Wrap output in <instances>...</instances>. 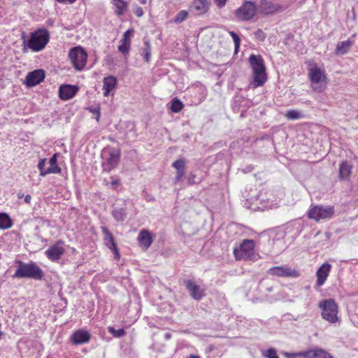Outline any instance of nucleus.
I'll use <instances>...</instances> for the list:
<instances>
[{
    "instance_id": "nucleus-45",
    "label": "nucleus",
    "mask_w": 358,
    "mask_h": 358,
    "mask_svg": "<svg viewBox=\"0 0 358 358\" xmlns=\"http://www.w3.org/2000/svg\"><path fill=\"white\" fill-rule=\"evenodd\" d=\"M299 358H310V348L306 350L299 352Z\"/></svg>"
},
{
    "instance_id": "nucleus-21",
    "label": "nucleus",
    "mask_w": 358,
    "mask_h": 358,
    "mask_svg": "<svg viewBox=\"0 0 358 358\" xmlns=\"http://www.w3.org/2000/svg\"><path fill=\"white\" fill-rule=\"evenodd\" d=\"M117 84V78L113 76H108L103 78V96H108L115 90Z\"/></svg>"
},
{
    "instance_id": "nucleus-32",
    "label": "nucleus",
    "mask_w": 358,
    "mask_h": 358,
    "mask_svg": "<svg viewBox=\"0 0 358 358\" xmlns=\"http://www.w3.org/2000/svg\"><path fill=\"white\" fill-rule=\"evenodd\" d=\"M285 116L287 119L291 120H299L303 117L301 113L297 110H287Z\"/></svg>"
},
{
    "instance_id": "nucleus-29",
    "label": "nucleus",
    "mask_w": 358,
    "mask_h": 358,
    "mask_svg": "<svg viewBox=\"0 0 358 358\" xmlns=\"http://www.w3.org/2000/svg\"><path fill=\"white\" fill-rule=\"evenodd\" d=\"M13 222L10 217L5 213H0V229H7L12 227Z\"/></svg>"
},
{
    "instance_id": "nucleus-36",
    "label": "nucleus",
    "mask_w": 358,
    "mask_h": 358,
    "mask_svg": "<svg viewBox=\"0 0 358 358\" xmlns=\"http://www.w3.org/2000/svg\"><path fill=\"white\" fill-rule=\"evenodd\" d=\"M108 331L111 334H113V336H115L116 338L122 337L125 334V331L123 329H119L116 330L113 327H108Z\"/></svg>"
},
{
    "instance_id": "nucleus-27",
    "label": "nucleus",
    "mask_w": 358,
    "mask_h": 358,
    "mask_svg": "<svg viewBox=\"0 0 358 358\" xmlns=\"http://www.w3.org/2000/svg\"><path fill=\"white\" fill-rule=\"evenodd\" d=\"M310 358H334L326 350L317 347L310 348Z\"/></svg>"
},
{
    "instance_id": "nucleus-39",
    "label": "nucleus",
    "mask_w": 358,
    "mask_h": 358,
    "mask_svg": "<svg viewBox=\"0 0 358 358\" xmlns=\"http://www.w3.org/2000/svg\"><path fill=\"white\" fill-rule=\"evenodd\" d=\"M173 166L177 170H185V161L183 159H178L173 163Z\"/></svg>"
},
{
    "instance_id": "nucleus-7",
    "label": "nucleus",
    "mask_w": 358,
    "mask_h": 358,
    "mask_svg": "<svg viewBox=\"0 0 358 358\" xmlns=\"http://www.w3.org/2000/svg\"><path fill=\"white\" fill-rule=\"evenodd\" d=\"M334 213V208L331 206L316 205L308 210V217L318 222L321 220L331 219Z\"/></svg>"
},
{
    "instance_id": "nucleus-14",
    "label": "nucleus",
    "mask_w": 358,
    "mask_h": 358,
    "mask_svg": "<svg viewBox=\"0 0 358 358\" xmlns=\"http://www.w3.org/2000/svg\"><path fill=\"white\" fill-rule=\"evenodd\" d=\"M255 201L254 209H259L262 210L277 208L280 202V201H277L276 199H271V195L268 196L264 194L259 195L258 198L255 199Z\"/></svg>"
},
{
    "instance_id": "nucleus-16",
    "label": "nucleus",
    "mask_w": 358,
    "mask_h": 358,
    "mask_svg": "<svg viewBox=\"0 0 358 358\" xmlns=\"http://www.w3.org/2000/svg\"><path fill=\"white\" fill-rule=\"evenodd\" d=\"M101 231L104 235L103 242L105 245L113 252L115 259H119L120 254L115 243L113 234L105 227H101Z\"/></svg>"
},
{
    "instance_id": "nucleus-46",
    "label": "nucleus",
    "mask_w": 358,
    "mask_h": 358,
    "mask_svg": "<svg viewBox=\"0 0 358 358\" xmlns=\"http://www.w3.org/2000/svg\"><path fill=\"white\" fill-rule=\"evenodd\" d=\"M185 175V170H179L177 171V174L175 178L176 182H179L180 179L184 176Z\"/></svg>"
},
{
    "instance_id": "nucleus-20",
    "label": "nucleus",
    "mask_w": 358,
    "mask_h": 358,
    "mask_svg": "<svg viewBox=\"0 0 358 358\" xmlns=\"http://www.w3.org/2000/svg\"><path fill=\"white\" fill-rule=\"evenodd\" d=\"M78 87L76 85H64L59 87V95L62 100L72 99L78 92Z\"/></svg>"
},
{
    "instance_id": "nucleus-6",
    "label": "nucleus",
    "mask_w": 358,
    "mask_h": 358,
    "mask_svg": "<svg viewBox=\"0 0 358 358\" xmlns=\"http://www.w3.org/2000/svg\"><path fill=\"white\" fill-rule=\"evenodd\" d=\"M308 75L313 90L322 92L326 87V76L321 68L313 66L309 69Z\"/></svg>"
},
{
    "instance_id": "nucleus-1",
    "label": "nucleus",
    "mask_w": 358,
    "mask_h": 358,
    "mask_svg": "<svg viewBox=\"0 0 358 358\" xmlns=\"http://www.w3.org/2000/svg\"><path fill=\"white\" fill-rule=\"evenodd\" d=\"M249 62L252 69V81L250 85L256 88L262 86L267 80L264 60L260 55H252Z\"/></svg>"
},
{
    "instance_id": "nucleus-31",
    "label": "nucleus",
    "mask_w": 358,
    "mask_h": 358,
    "mask_svg": "<svg viewBox=\"0 0 358 358\" xmlns=\"http://www.w3.org/2000/svg\"><path fill=\"white\" fill-rule=\"evenodd\" d=\"M112 215L116 221L122 222L126 217V210L124 208H115Z\"/></svg>"
},
{
    "instance_id": "nucleus-53",
    "label": "nucleus",
    "mask_w": 358,
    "mask_h": 358,
    "mask_svg": "<svg viewBox=\"0 0 358 358\" xmlns=\"http://www.w3.org/2000/svg\"><path fill=\"white\" fill-rule=\"evenodd\" d=\"M148 1L147 0H140V3L143 5L147 3Z\"/></svg>"
},
{
    "instance_id": "nucleus-4",
    "label": "nucleus",
    "mask_w": 358,
    "mask_h": 358,
    "mask_svg": "<svg viewBox=\"0 0 358 358\" xmlns=\"http://www.w3.org/2000/svg\"><path fill=\"white\" fill-rule=\"evenodd\" d=\"M49 38V33L46 29H38L31 34L27 46L34 52H39L45 47Z\"/></svg>"
},
{
    "instance_id": "nucleus-38",
    "label": "nucleus",
    "mask_w": 358,
    "mask_h": 358,
    "mask_svg": "<svg viewBox=\"0 0 358 358\" xmlns=\"http://www.w3.org/2000/svg\"><path fill=\"white\" fill-rule=\"evenodd\" d=\"M121 44L118 46V50L122 54H127L130 50V43L120 42Z\"/></svg>"
},
{
    "instance_id": "nucleus-13",
    "label": "nucleus",
    "mask_w": 358,
    "mask_h": 358,
    "mask_svg": "<svg viewBox=\"0 0 358 358\" xmlns=\"http://www.w3.org/2000/svg\"><path fill=\"white\" fill-rule=\"evenodd\" d=\"M282 7L279 3H275L268 0H259L257 9L259 13L267 15L280 12Z\"/></svg>"
},
{
    "instance_id": "nucleus-48",
    "label": "nucleus",
    "mask_w": 358,
    "mask_h": 358,
    "mask_svg": "<svg viewBox=\"0 0 358 358\" xmlns=\"http://www.w3.org/2000/svg\"><path fill=\"white\" fill-rule=\"evenodd\" d=\"M195 177H196L195 174H194L192 173H191L189 175V176L187 178V182L189 185H193L195 183Z\"/></svg>"
},
{
    "instance_id": "nucleus-30",
    "label": "nucleus",
    "mask_w": 358,
    "mask_h": 358,
    "mask_svg": "<svg viewBox=\"0 0 358 358\" xmlns=\"http://www.w3.org/2000/svg\"><path fill=\"white\" fill-rule=\"evenodd\" d=\"M285 248V243L282 238V236L273 241V250L275 253H279Z\"/></svg>"
},
{
    "instance_id": "nucleus-40",
    "label": "nucleus",
    "mask_w": 358,
    "mask_h": 358,
    "mask_svg": "<svg viewBox=\"0 0 358 358\" xmlns=\"http://www.w3.org/2000/svg\"><path fill=\"white\" fill-rule=\"evenodd\" d=\"M132 33H133V30H131V29H129V30L126 31L124 33L123 37L121 39L120 42L130 43V36Z\"/></svg>"
},
{
    "instance_id": "nucleus-43",
    "label": "nucleus",
    "mask_w": 358,
    "mask_h": 358,
    "mask_svg": "<svg viewBox=\"0 0 358 358\" xmlns=\"http://www.w3.org/2000/svg\"><path fill=\"white\" fill-rule=\"evenodd\" d=\"M282 355L285 358H299V352H282Z\"/></svg>"
},
{
    "instance_id": "nucleus-9",
    "label": "nucleus",
    "mask_w": 358,
    "mask_h": 358,
    "mask_svg": "<svg viewBox=\"0 0 358 358\" xmlns=\"http://www.w3.org/2000/svg\"><path fill=\"white\" fill-rule=\"evenodd\" d=\"M257 10V6L255 5L254 1H245L236 10L235 15L236 17L242 21H248L255 17Z\"/></svg>"
},
{
    "instance_id": "nucleus-3",
    "label": "nucleus",
    "mask_w": 358,
    "mask_h": 358,
    "mask_svg": "<svg viewBox=\"0 0 358 358\" xmlns=\"http://www.w3.org/2000/svg\"><path fill=\"white\" fill-rule=\"evenodd\" d=\"M318 307L322 310L321 316L324 320L331 324L340 322L338 316V307L334 299H327L320 301Z\"/></svg>"
},
{
    "instance_id": "nucleus-22",
    "label": "nucleus",
    "mask_w": 358,
    "mask_h": 358,
    "mask_svg": "<svg viewBox=\"0 0 358 358\" xmlns=\"http://www.w3.org/2000/svg\"><path fill=\"white\" fill-rule=\"evenodd\" d=\"M187 289L190 292L191 296L196 300H199L203 295V289L193 281L187 280L186 282Z\"/></svg>"
},
{
    "instance_id": "nucleus-15",
    "label": "nucleus",
    "mask_w": 358,
    "mask_h": 358,
    "mask_svg": "<svg viewBox=\"0 0 358 358\" xmlns=\"http://www.w3.org/2000/svg\"><path fill=\"white\" fill-rule=\"evenodd\" d=\"M63 242L59 241L56 244L50 246L45 250L46 257L52 262L59 260L64 253V248L62 247Z\"/></svg>"
},
{
    "instance_id": "nucleus-52",
    "label": "nucleus",
    "mask_w": 358,
    "mask_h": 358,
    "mask_svg": "<svg viewBox=\"0 0 358 358\" xmlns=\"http://www.w3.org/2000/svg\"><path fill=\"white\" fill-rule=\"evenodd\" d=\"M23 196H24V194L22 192H18L17 193L18 199H22Z\"/></svg>"
},
{
    "instance_id": "nucleus-25",
    "label": "nucleus",
    "mask_w": 358,
    "mask_h": 358,
    "mask_svg": "<svg viewBox=\"0 0 358 358\" xmlns=\"http://www.w3.org/2000/svg\"><path fill=\"white\" fill-rule=\"evenodd\" d=\"M140 245L145 249L148 248L152 243L151 234L147 230H142L138 236Z\"/></svg>"
},
{
    "instance_id": "nucleus-2",
    "label": "nucleus",
    "mask_w": 358,
    "mask_h": 358,
    "mask_svg": "<svg viewBox=\"0 0 358 358\" xmlns=\"http://www.w3.org/2000/svg\"><path fill=\"white\" fill-rule=\"evenodd\" d=\"M255 248V242L253 240L245 239L234 248V255L236 260H254L257 256Z\"/></svg>"
},
{
    "instance_id": "nucleus-49",
    "label": "nucleus",
    "mask_w": 358,
    "mask_h": 358,
    "mask_svg": "<svg viewBox=\"0 0 358 358\" xmlns=\"http://www.w3.org/2000/svg\"><path fill=\"white\" fill-rule=\"evenodd\" d=\"M76 0H57L60 3L63 4H72L76 2Z\"/></svg>"
},
{
    "instance_id": "nucleus-34",
    "label": "nucleus",
    "mask_w": 358,
    "mask_h": 358,
    "mask_svg": "<svg viewBox=\"0 0 358 358\" xmlns=\"http://www.w3.org/2000/svg\"><path fill=\"white\" fill-rule=\"evenodd\" d=\"M262 355L265 358H279L277 350L273 348L262 350Z\"/></svg>"
},
{
    "instance_id": "nucleus-8",
    "label": "nucleus",
    "mask_w": 358,
    "mask_h": 358,
    "mask_svg": "<svg viewBox=\"0 0 358 358\" xmlns=\"http://www.w3.org/2000/svg\"><path fill=\"white\" fill-rule=\"evenodd\" d=\"M69 59L78 71H82L87 62V54L84 49L80 46L75 47L69 51Z\"/></svg>"
},
{
    "instance_id": "nucleus-28",
    "label": "nucleus",
    "mask_w": 358,
    "mask_h": 358,
    "mask_svg": "<svg viewBox=\"0 0 358 358\" xmlns=\"http://www.w3.org/2000/svg\"><path fill=\"white\" fill-rule=\"evenodd\" d=\"M352 171V166L348 162H343L340 164L339 178L341 180H345L349 178Z\"/></svg>"
},
{
    "instance_id": "nucleus-41",
    "label": "nucleus",
    "mask_w": 358,
    "mask_h": 358,
    "mask_svg": "<svg viewBox=\"0 0 358 358\" xmlns=\"http://www.w3.org/2000/svg\"><path fill=\"white\" fill-rule=\"evenodd\" d=\"M255 36L259 41H263L266 38V34L262 30L258 29L255 33Z\"/></svg>"
},
{
    "instance_id": "nucleus-51",
    "label": "nucleus",
    "mask_w": 358,
    "mask_h": 358,
    "mask_svg": "<svg viewBox=\"0 0 358 358\" xmlns=\"http://www.w3.org/2000/svg\"><path fill=\"white\" fill-rule=\"evenodd\" d=\"M120 180L118 179H115V180H113L112 182H111V185L114 187L120 184Z\"/></svg>"
},
{
    "instance_id": "nucleus-17",
    "label": "nucleus",
    "mask_w": 358,
    "mask_h": 358,
    "mask_svg": "<svg viewBox=\"0 0 358 358\" xmlns=\"http://www.w3.org/2000/svg\"><path fill=\"white\" fill-rule=\"evenodd\" d=\"M331 268V265L327 262L324 263L316 272V286L322 287L326 282Z\"/></svg>"
},
{
    "instance_id": "nucleus-5",
    "label": "nucleus",
    "mask_w": 358,
    "mask_h": 358,
    "mask_svg": "<svg viewBox=\"0 0 358 358\" xmlns=\"http://www.w3.org/2000/svg\"><path fill=\"white\" fill-rule=\"evenodd\" d=\"M13 277L41 279L43 277V271L34 263L24 264L20 262L18 268L15 272Z\"/></svg>"
},
{
    "instance_id": "nucleus-18",
    "label": "nucleus",
    "mask_w": 358,
    "mask_h": 358,
    "mask_svg": "<svg viewBox=\"0 0 358 358\" xmlns=\"http://www.w3.org/2000/svg\"><path fill=\"white\" fill-rule=\"evenodd\" d=\"M44 78L45 73L43 70H35L27 74L25 79V84L29 87H33L42 82Z\"/></svg>"
},
{
    "instance_id": "nucleus-12",
    "label": "nucleus",
    "mask_w": 358,
    "mask_h": 358,
    "mask_svg": "<svg viewBox=\"0 0 358 358\" xmlns=\"http://www.w3.org/2000/svg\"><path fill=\"white\" fill-rule=\"evenodd\" d=\"M268 273L278 277L298 278L300 275L298 271L292 269L287 266L272 267L268 270Z\"/></svg>"
},
{
    "instance_id": "nucleus-56",
    "label": "nucleus",
    "mask_w": 358,
    "mask_h": 358,
    "mask_svg": "<svg viewBox=\"0 0 358 358\" xmlns=\"http://www.w3.org/2000/svg\"><path fill=\"white\" fill-rule=\"evenodd\" d=\"M357 117H358V115H357Z\"/></svg>"
},
{
    "instance_id": "nucleus-26",
    "label": "nucleus",
    "mask_w": 358,
    "mask_h": 358,
    "mask_svg": "<svg viewBox=\"0 0 358 358\" xmlns=\"http://www.w3.org/2000/svg\"><path fill=\"white\" fill-rule=\"evenodd\" d=\"M110 3L115 13L118 16L122 15L128 7L127 3L124 0H111Z\"/></svg>"
},
{
    "instance_id": "nucleus-55",
    "label": "nucleus",
    "mask_w": 358,
    "mask_h": 358,
    "mask_svg": "<svg viewBox=\"0 0 358 358\" xmlns=\"http://www.w3.org/2000/svg\"><path fill=\"white\" fill-rule=\"evenodd\" d=\"M99 115H99V114H98V116H97V117H96V120H97V121L99 120Z\"/></svg>"
},
{
    "instance_id": "nucleus-44",
    "label": "nucleus",
    "mask_w": 358,
    "mask_h": 358,
    "mask_svg": "<svg viewBox=\"0 0 358 358\" xmlns=\"http://www.w3.org/2000/svg\"><path fill=\"white\" fill-rule=\"evenodd\" d=\"M146 48L143 50L144 58L146 62H149L150 58V47L148 43H145Z\"/></svg>"
},
{
    "instance_id": "nucleus-54",
    "label": "nucleus",
    "mask_w": 358,
    "mask_h": 358,
    "mask_svg": "<svg viewBox=\"0 0 358 358\" xmlns=\"http://www.w3.org/2000/svg\"><path fill=\"white\" fill-rule=\"evenodd\" d=\"M187 358H199V357H197V356H195V355H189V357H187Z\"/></svg>"
},
{
    "instance_id": "nucleus-10",
    "label": "nucleus",
    "mask_w": 358,
    "mask_h": 358,
    "mask_svg": "<svg viewBox=\"0 0 358 358\" xmlns=\"http://www.w3.org/2000/svg\"><path fill=\"white\" fill-rule=\"evenodd\" d=\"M57 153L52 155L48 162L46 159H41L38 164V169L40 171V176L44 177L50 173H59L61 172V169L57 166Z\"/></svg>"
},
{
    "instance_id": "nucleus-47",
    "label": "nucleus",
    "mask_w": 358,
    "mask_h": 358,
    "mask_svg": "<svg viewBox=\"0 0 358 358\" xmlns=\"http://www.w3.org/2000/svg\"><path fill=\"white\" fill-rule=\"evenodd\" d=\"M214 1L219 8H222L226 5L227 0H214Z\"/></svg>"
},
{
    "instance_id": "nucleus-35",
    "label": "nucleus",
    "mask_w": 358,
    "mask_h": 358,
    "mask_svg": "<svg viewBox=\"0 0 358 358\" xmlns=\"http://www.w3.org/2000/svg\"><path fill=\"white\" fill-rule=\"evenodd\" d=\"M183 108V103L178 99H173L171 101V110L173 113L180 112Z\"/></svg>"
},
{
    "instance_id": "nucleus-42",
    "label": "nucleus",
    "mask_w": 358,
    "mask_h": 358,
    "mask_svg": "<svg viewBox=\"0 0 358 358\" xmlns=\"http://www.w3.org/2000/svg\"><path fill=\"white\" fill-rule=\"evenodd\" d=\"M133 12L138 17H142L144 14L143 8L138 5L134 6Z\"/></svg>"
},
{
    "instance_id": "nucleus-50",
    "label": "nucleus",
    "mask_w": 358,
    "mask_h": 358,
    "mask_svg": "<svg viewBox=\"0 0 358 358\" xmlns=\"http://www.w3.org/2000/svg\"><path fill=\"white\" fill-rule=\"evenodd\" d=\"M31 197L29 194H27L24 196V202L27 203H29L31 201Z\"/></svg>"
},
{
    "instance_id": "nucleus-23",
    "label": "nucleus",
    "mask_w": 358,
    "mask_h": 358,
    "mask_svg": "<svg viewBox=\"0 0 358 358\" xmlns=\"http://www.w3.org/2000/svg\"><path fill=\"white\" fill-rule=\"evenodd\" d=\"M72 341L76 345L86 343L90 341V334L88 331L80 329L72 335Z\"/></svg>"
},
{
    "instance_id": "nucleus-37",
    "label": "nucleus",
    "mask_w": 358,
    "mask_h": 358,
    "mask_svg": "<svg viewBox=\"0 0 358 358\" xmlns=\"http://www.w3.org/2000/svg\"><path fill=\"white\" fill-rule=\"evenodd\" d=\"M229 33L233 38L234 45H235V52H237L239 48V46H240V43H241L240 38L234 31H229Z\"/></svg>"
},
{
    "instance_id": "nucleus-33",
    "label": "nucleus",
    "mask_w": 358,
    "mask_h": 358,
    "mask_svg": "<svg viewBox=\"0 0 358 358\" xmlns=\"http://www.w3.org/2000/svg\"><path fill=\"white\" fill-rule=\"evenodd\" d=\"M188 17V12L182 10L177 13V15L173 18V22L176 24H180L184 22Z\"/></svg>"
},
{
    "instance_id": "nucleus-11",
    "label": "nucleus",
    "mask_w": 358,
    "mask_h": 358,
    "mask_svg": "<svg viewBox=\"0 0 358 358\" xmlns=\"http://www.w3.org/2000/svg\"><path fill=\"white\" fill-rule=\"evenodd\" d=\"M103 162L102 167L104 171L110 172L115 169L120 160V152L115 149H110L103 153Z\"/></svg>"
},
{
    "instance_id": "nucleus-24",
    "label": "nucleus",
    "mask_w": 358,
    "mask_h": 358,
    "mask_svg": "<svg viewBox=\"0 0 358 358\" xmlns=\"http://www.w3.org/2000/svg\"><path fill=\"white\" fill-rule=\"evenodd\" d=\"M353 42L350 39L338 43L334 52L335 55L339 56L347 54Z\"/></svg>"
},
{
    "instance_id": "nucleus-19",
    "label": "nucleus",
    "mask_w": 358,
    "mask_h": 358,
    "mask_svg": "<svg viewBox=\"0 0 358 358\" xmlns=\"http://www.w3.org/2000/svg\"><path fill=\"white\" fill-rule=\"evenodd\" d=\"M209 0H193L190 8L196 15H201L206 13L210 9Z\"/></svg>"
}]
</instances>
